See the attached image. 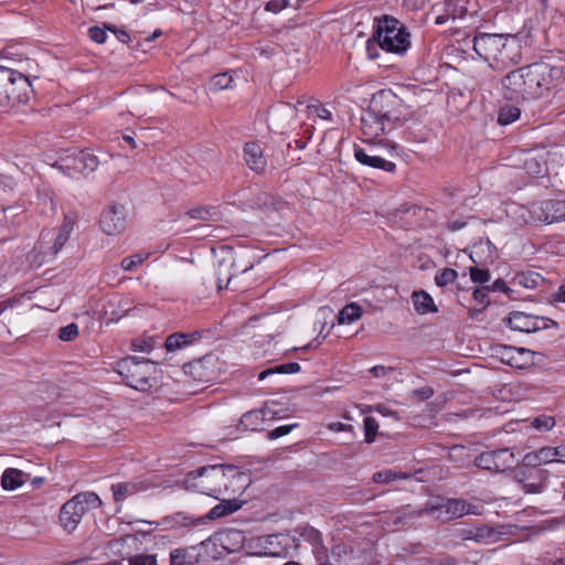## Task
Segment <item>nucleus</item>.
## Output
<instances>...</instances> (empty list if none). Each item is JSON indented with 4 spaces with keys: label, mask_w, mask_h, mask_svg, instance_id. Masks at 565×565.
<instances>
[{
    "label": "nucleus",
    "mask_w": 565,
    "mask_h": 565,
    "mask_svg": "<svg viewBox=\"0 0 565 565\" xmlns=\"http://www.w3.org/2000/svg\"><path fill=\"white\" fill-rule=\"evenodd\" d=\"M564 79V67L540 61L520 67L502 78L504 97L511 100L542 97L558 87Z\"/></svg>",
    "instance_id": "nucleus-1"
},
{
    "label": "nucleus",
    "mask_w": 565,
    "mask_h": 565,
    "mask_svg": "<svg viewBox=\"0 0 565 565\" xmlns=\"http://www.w3.org/2000/svg\"><path fill=\"white\" fill-rule=\"evenodd\" d=\"M402 108V100L391 90H381L375 94L360 119L361 131L366 137V142H373L393 129L395 124L407 120V115Z\"/></svg>",
    "instance_id": "nucleus-2"
},
{
    "label": "nucleus",
    "mask_w": 565,
    "mask_h": 565,
    "mask_svg": "<svg viewBox=\"0 0 565 565\" xmlns=\"http://www.w3.org/2000/svg\"><path fill=\"white\" fill-rule=\"evenodd\" d=\"M243 478L235 467L214 465L188 473L184 482L188 488L218 499L221 494H235L239 490L235 484Z\"/></svg>",
    "instance_id": "nucleus-3"
},
{
    "label": "nucleus",
    "mask_w": 565,
    "mask_h": 565,
    "mask_svg": "<svg viewBox=\"0 0 565 565\" xmlns=\"http://www.w3.org/2000/svg\"><path fill=\"white\" fill-rule=\"evenodd\" d=\"M473 50L497 68L508 67L521 60V43L516 35L480 33L473 38Z\"/></svg>",
    "instance_id": "nucleus-4"
},
{
    "label": "nucleus",
    "mask_w": 565,
    "mask_h": 565,
    "mask_svg": "<svg viewBox=\"0 0 565 565\" xmlns=\"http://www.w3.org/2000/svg\"><path fill=\"white\" fill-rule=\"evenodd\" d=\"M32 94L31 82L24 74L0 66V110L26 104Z\"/></svg>",
    "instance_id": "nucleus-5"
},
{
    "label": "nucleus",
    "mask_w": 565,
    "mask_h": 565,
    "mask_svg": "<svg viewBox=\"0 0 565 565\" xmlns=\"http://www.w3.org/2000/svg\"><path fill=\"white\" fill-rule=\"evenodd\" d=\"M116 371L128 386L139 392H148L156 383V366L150 360L127 356L117 362Z\"/></svg>",
    "instance_id": "nucleus-6"
},
{
    "label": "nucleus",
    "mask_w": 565,
    "mask_h": 565,
    "mask_svg": "<svg viewBox=\"0 0 565 565\" xmlns=\"http://www.w3.org/2000/svg\"><path fill=\"white\" fill-rule=\"evenodd\" d=\"M374 38L380 49L386 52L403 54L411 45V35L395 18L384 17L379 20Z\"/></svg>",
    "instance_id": "nucleus-7"
},
{
    "label": "nucleus",
    "mask_w": 565,
    "mask_h": 565,
    "mask_svg": "<svg viewBox=\"0 0 565 565\" xmlns=\"http://www.w3.org/2000/svg\"><path fill=\"white\" fill-rule=\"evenodd\" d=\"M74 225L75 218L71 215H65L58 230H46L41 233L35 249L42 255V260L57 255L70 238Z\"/></svg>",
    "instance_id": "nucleus-8"
},
{
    "label": "nucleus",
    "mask_w": 565,
    "mask_h": 565,
    "mask_svg": "<svg viewBox=\"0 0 565 565\" xmlns=\"http://www.w3.org/2000/svg\"><path fill=\"white\" fill-rule=\"evenodd\" d=\"M87 505H100L102 500L95 492H81L66 501L60 511V522L64 530L73 532L84 516V510L79 507L81 501Z\"/></svg>",
    "instance_id": "nucleus-9"
},
{
    "label": "nucleus",
    "mask_w": 565,
    "mask_h": 565,
    "mask_svg": "<svg viewBox=\"0 0 565 565\" xmlns=\"http://www.w3.org/2000/svg\"><path fill=\"white\" fill-rule=\"evenodd\" d=\"M98 159L95 154L77 150L61 158L58 168L73 177L75 173L93 172L98 167Z\"/></svg>",
    "instance_id": "nucleus-10"
},
{
    "label": "nucleus",
    "mask_w": 565,
    "mask_h": 565,
    "mask_svg": "<svg viewBox=\"0 0 565 565\" xmlns=\"http://www.w3.org/2000/svg\"><path fill=\"white\" fill-rule=\"evenodd\" d=\"M515 463L514 454L508 448L484 451L475 459V465L490 472H504Z\"/></svg>",
    "instance_id": "nucleus-11"
},
{
    "label": "nucleus",
    "mask_w": 565,
    "mask_h": 565,
    "mask_svg": "<svg viewBox=\"0 0 565 565\" xmlns=\"http://www.w3.org/2000/svg\"><path fill=\"white\" fill-rule=\"evenodd\" d=\"M508 326L512 330L521 332H536L539 330L547 329L550 327H557V322L545 317H537L527 315L521 311L510 313L507 319Z\"/></svg>",
    "instance_id": "nucleus-12"
},
{
    "label": "nucleus",
    "mask_w": 565,
    "mask_h": 565,
    "mask_svg": "<svg viewBox=\"0 0 565 565\" xmlns=\"http://www.w3.org/2000/svg\"><path fill=\"white\" fill-rule=\"evenodd\" d=\"M547 472L542 469L522 467L515 470L514 480L526 493H541L544 490Z\"/></svg>",
    "instance_id": "nucleus-13"
},
{
    "label": "nucleus",
    "mask_w": 565,
    "mask_h": 565,
    "mask_svg": "<svg viewBox=\"0 0 565 565\" xmlns=\"http://www.w3.org/2000/svg\"><path fill=\"white\" fill-rule=\"evenodd\" d=\"M427 510L437 513V518L443 521L461 518L467 514L476 513L472 505L462 499H445L439 504H430Z\"/></svg>",
    "instance_id": "nucleus-14"
},
{
    "label": "nucleus",
    "mask_w": 565,
    "mask_h": 565,
    "mask_svg": "<svg viewBox=\"0 0 565 565\" xmlns=\"http://www.w3.org/2000/svg\"><path fill=\"white\" fill-rule=\"evenodd\" d=\"M99 226L106 235H119L126 228V209L120 204H110L100 214Z\"/></svg>",
    "instance_id": "nucleus-15"
},
{
    "label": "nucleus",
    "mask_w": 565,
    "mask_h": 565,
    "mask_svg": "<svg viewBox=\"0 0 565 565\" xmlns=\"http://www.w3.org/2000/svg\"><path fill=\"white\" fill-rule=\"evenodd\" d=\"M532 214L535 220L546 224L565 221V201L548 200L534 204Z\"/></svg>",
    "instance_id": "nucleus-16"
},
{
    "label": "nucleus",
    "mask_w": 565,
    "mask_h": 565,
    "mask_svg": "<svg viewBox=\"0 0 565 565\" xmlns=\"http://www.w3.org/2000/svg\"><path fill=\"white\" fill-rule=\"evenodd\" d=\"M220 364L214 355H205L190 364V372L202 382H210L217 379Z\"/></svg>",
    "instance_id": "nucleus-17"
},
{
    "label": "nucleus",
    "mask_w": 565,
    "mask_h": 565,
    "mask_svg": "<svg viewBox=\"0 0 565 565\" xmlns=\"http://www.w3.org/2000/svg\"><path fill=\"white\" fill-rule=\"evenodd\" d=\"M354 158L363 166L382 169L387 172H392L396 168L394 162L385 160L377 154L369 153L364 148L359 146H354Z\"/></svg>",
    "instance_id": "nucleus-18"
},
{
    "label": "nucleus",
    "mask_w": 565,
    "mask_h": 565,
    "mask_svg": "<svg viewBox=\"0 0 565 565\" xmlns=\"http://www.w3.org/2000/svg\"><path fill=\"white\" fill-rule=\"evenodd\" d=\"M244 159L247 167L257 172L262 173L265 171L267 161L263 153V148L258 142H247L244 147Z\"/></svg>",
    "instance_id": "nucleus-19"
},
{
    "label": "nucleus",
    "mask_w": 565,
    "mask_h": 565,
    "mask_svg": "<svg viewBox=\"0 0 565 565\" xmlns=\"http://www.w3.org/2000/svg\"><path fill=\"white\" fill-rule=\"evenodd\" d=\"M553 462H555V457H553L552 447L550 446L527 452L522 459V463L525 467H531L534 469H537V467L542 465H548Z\"/></svg>",
    "instance_id": "nucleus-20"
},
{
    "label": "nucleus",
    "mask_w": 565,
    "mask_h": 565,
    "mask_svg": "<svg viewBox=\"0 0 565 565\" xmlns=\"http://www.w3.org/2000/svg\"><path fill=\"white\" fill-rule=\"evenodd\" d=\"M108 547L115 555L124 557L138 548V537L134 534H127L110 541Z\"/></svg>",
    "instance_id": "nucleus-21"
},
{
    "label": "nucleus",
    "mask_w": 565,
    "mask_h": 565,
    "mask_svg": "<svg viewBox=\"0 0 565 565\" xmlns=\"http://www.w3.org/2000/svg\"><path fill=\"white\" fill-rule=\"evenodd\" d=\"M331 558L337 565H355V551L348 544L340 543L332 547Z\"/></svg>",
    "instance_id": "nucleus-22"
},
{
    "label": "nucleus",
    "mask_w": 565,
    "mask_h": 565,
    "mask_svg": "<svg viewBox=\"0 0 565 565\" xmlns=\"http://www.w3.org/2000/svg\"><path fill=\"white\" fill-rule=\"evenodd\" d=\"M501 361L512 367H523L524 362L516 361V355H533L534 352L524 348L502 347L500 349Z\"/></svg>",
    "instance_id": "nucleus-23"
},
{
    "label": "nucleus",
    "mask_w": 565,
    "mask_h": 565,
    "mask_svg": "<svg viewBox=\"0 0 565 565\" xmlns=\"http://www.w3.org/2000/svg\"><path fill=\"white\" fill-rule=\"evenodd\" d=\"M26 475L15 468H7L1 477V486L4 490L13 491L25 482Z\"/></svg>",
    "instance_id": "nucleus-24"
},
{
    "label": "nucleus",
    "mask_w": 565,
    "mask_h": 565,
    "mask_svg": "<svg viewBox=\"0 0 565 565\" xmlns=\"http://www.w3.org/2000/svg\"><path fill=\"white\" fill-rule=\"evenodd\" d=\"M141 489V483L135 481L119 482L111 486V492L116 503H121L128 497L136 494Z\"/></svg>",
    "instance_id": "nucleus-25"
},
{
    "label": "nucleus",
    "mask_w": 565,
    "mask_h": 565,
    "mask_svg": "<svg viewBox=\"0 0 565 565\" xmlns=\"http://www.w3.org/2000/svg\"><path fill=\"white\" fill-rule=\"evenodd\" d=\"M198 339V333H173L167 338L164 345L168 351H177L192 344Z\"/></svg>",
    "instance_id": "nucleus-26"
},
{
    "label": "nucleus",
    "mask_w": 565,
    "mask_h": 565,
    "mask_svg": "<svg viewBox=\"0 0 565 565\" xmlns=\"http://www.w3.org/2000/svg\"><path fill=\"white\" fill-rule=\"evenodd\" d=\"M413 303L415 310L422 315L437 311L433 298L425 291H414Z\"/></svg>",
    "instance_id": "nucleus-27"
},
{
    "label": "nucleus",
    "mask_w": 565,
    "mask_h": 565,
    "mask_svg": "<svg viewBox=\"0 0 565 565\" xmlns=\"http://www.w3.org/2000/svg\"><path fill=\"white\" fill-rule=\"evenodd\" d=\"M515 282L524 288L534 289L543 285L544 278L536 271H522L515 278Z\"/></svg>",
    "instance_id": "nucleus-28"
},
{
    "label": "nucleus",
    "mask_w": 565,
    "mask_h": 565,
    "mask_svg": "<svg viewBox=\"0 0 565 565\" xmlns=\"http://www.w3.org/2000/svg\"><path fill=\"white\" fill-rule=\"evenodd\" d=\"M185 215L190 218L199 220L202 222H211L218 220V212L213 206H198L189 210Z\"/></svg>",
    "instance_id": "nucleus-29"
},
{
    "label": "nucleus",
    "mask_w": 565,
    "mask_h": 565,
    "mask_svg": "<svg viewBox=\"0 0 565 565\" xmlns=\"http://www.w3.org/2000/svg\"><path fill=\"white\" fill-rule=\"evenodd\" d=\"M239 504H237L235 501L232 500H223L218 504H216L214 508H212L209 513L207 518L218 519L225 515H228L239 509Z\"/></svg>",
    "instance_id": "nucleus-30"
},
{
    "label": "nucleus",
    "mask_w": 565,
    "mask_h": 565,
    "mask_svg": "<svg viewBox=\"0 0 565 565\" xmlns=\"http://www.w3.org/2000/svg\"><path fill=\"white\" fill-rule=\"evenodd\" d=\"M300 371V365L297 362H289L281 365H277L275 367L267 369L262 371L258 374V379L260 381L265 380L267 376L273 374H295Z\"/></svg>",
    "instance_id": "nucleus-31"
},
{
    "label": "nucleus",
    "mask_w": 565,
    "mask_h": 565,
    "mask_svg": "<svg viewBox=\"0 0 565 565\" xmlns=\"http://www.w3.org/2000/svg\"><path fill=\"white\" fill-rule=\"evenodd\" d=\"M362 316V309L360 306H358L354 302H351L347 306H344L338 316V322L340 324L342 323H351Z\"/></svg>",
    "instance_id": "nucleus-32"
},
{
    "label": "nucleus",
    "mask_w": 565,
    "mask_h": 565,
    "mask_svg": "<svg viewBox=\"0 0 565 565\" xmlns=\"http://www.w3.org/2000/svg\"><path fill=\"white\" fill-rule=\"evenodd\" d=\"M264 415L262 412L259 411H249V412H246L241 420H239V425L244 428V429H247V430H257L258 429V426L262 424L263 422V418H264Z\"/></svg>",
    "instance_id": "nucleus-33"
},
{
    "label": "nucleus",
    "mask_w": 565,
    "mask_h": 565,
    "mask_svg": "<svg viewBox=\"0 0 565 565\" xmlns=\"http://www.w3.org/2000/svg\"><path fill=\"white\" fill-rule=\"evenodd\" d=\"M234 78L233 76L225 72L214 75L210 81V89L212 90H223L233 87Z\"/></svg>",
    "instance_id": "nucleus-34"
},
{
    "label": "nucleus",
    "mask_w": 565,
    "mask_h": 565,
    "mask_svg": "<svg viewBox=\"0 0 565 565\" xmlns=\"http://www.w3.org/2000/svg\"><path fill=\"white\" fill-rule=\"evenodd\" d=\"M234 265V259L232 256L223 258L218 263V288L222 289V282L225 281V286H227L232 279V274L230 273V269Z\"/></svg>",
    "instance_id": "nucleus-35"
},
{
    "label": "nucleus",
    "mask_w": 565,
    "mask_h": 565,
    "mask_svg": "<svg viewBox=\"0 0 565 565\" xmlns=\"http://www.w3.org/2000/svg\"><path fill=\"white\" fill-rule=\"evenodd\" d=\"M520 114L521 111L518 107L505 106L501 108L498 116V121L500 125H509L515 121L520 117Z\"/></svg>",
    "instance_id": "nucleus-36"
},
{
    "label": "nucleus",
    "mask_w": 565,
    "mask_h": 565,
    "mask_svg": "<svg viewBox=\"0 0 565 565\" xmlns=\"http://www.w3.org/2000/svg\"><path fill=\"white\" fill-rule=\"evenodd\" d=\"M555 424V418L548 415H540L531 422V426L539 431H550L554 428Z\"/></svg>",
    "instance_id": "nucleus-37"
},
{
    "label": "nucleus",
    "mask_w": 565,
    "mask_h": 565,
    "mask_svg": "<svg viewBox=\"0 0 565 565\" xmlns=\"http://www.w3.org/2000/svg\"><path fill=\"white\" fill-rule=\"evenodd\" d=\"M149 254H141V253H136L129 257H125L121 263H120V266L121 268L125 270V271H132L135 270V268L142 264L147 258H148Z\"/></svg>",
    "instance_id": "nucleus-38"
},
{
    "label": "nucleus",
    "mask_w": 565,
    "mask_h": 565,
    "mask_svg": "<svg viewBox=\"0 0 565 565\" xmlns=\"http://www.w3.org/2000/svg\"><path fill=\"white\" fill-rule=\"evenodd\" d=\"M488 250L489 252V260L492 262L493 260V256H492V252H491V243L489 241L484 242V243H479V244H475L472 246V249H471V253H470V258L471 260L475 263V264H481L482 260H481V257H480V254Z\"/></svg>",
    "instance_id": "nucleus-39"
},
{
    "label": "nucleus",
    "mask_w": 565,
    "mask_h": 565,
    "mask_svg": "<svg viewBox=\"0 0 565 565\" xmlns=\"http://www.w3.org/2000/svg\"><path fill=\"white\" fill-rule=\"evenodd\" d=\"M363 424L365 443L372 444L377 435L379 424L374 417H365Z\"/></svg>",
    "instance_id": "nucleus-40"
},
{
    "label": "nucleus",
    "mask_w": 565,
    "mask_h": 565,
    "mask_svg": "<svg viewBox=\"0 0 565 565\" xmlns=\"http://www.w3.org/2000/svg\"><path fill=\"white\" fill-rule=\"evenodd\" d=\"M406 478H407V475H405V473L398 475L397 472H395L393 470L377 471L373 475V480L376 483H390L396 479H406Z\"/></svg>",
    "instance_id": "nucleus-41"
},
{
    "label": "nucleus",
    "mask_w": 565,
    "mask_h": 565,
    "mask_svg": "<svg viewBox=\"0 0 565 565\" xmlns=\"http://www.w3.org/2000/svg\"><path fill=\"white\" fill-rule=\"evenodd\" d=\"M458 274L452 268H444L443 270L438 271L435 276V282L439 287L447 286L448 284L455 281Z\"/></svg>",
    "instance_id": "nucleus-42"
},
{
    "label": "nucleus",
    "mask_w": 565,
    "mask_h": 565,
    "mask_svg": "<svg viewBox=\"0 0 565 565\" xmlns=\"http://www.w3.org/2000/svg\"><path fill=\"white\" fill-rule=\"evenodd\" d=\"M444 11L447 12L452 20L463 18L466 14L465 8L459 6L455 0H446Z\"/></svg>",
    "instance_id": "nucleus-43"
},
{
    "label": "nucleus",
    "mask_w": 565,
    "mask_h": 565,
    "mask_svg": "<svg viewBox=\"0 0 565 565\" xmlns=\"http://www.w3.org/2000/svg\"><path fill=\"white\" fill-rule=\"evenodd\" d=\"M129 565H157V555L137 554L128 557Z\"/></svg>",
    "instance_id": "nucleus-44"
},
{
    "label": "nucleus",
    "mask_w": 565,
    "mask_h": 565,
    "mask_svg": "<svg viewBox=\"0 0 565 565\" xmlns=\"http://www.w3.org/2000/svg\"><path fill=\"white\" fill-rule=\"evenodd\" d=\"M524 169L530 175H539L544 170V163L535 157H529L524 160Z\"/></svg>",
    "instance_id": "nucleus-45"
},
{
    "label": "nucleus",
    "mask_w": 565,
    "mask_h": 565,
    "mask_svg": "<svg viewBox=\"0 0 565 565\" xmlns=\"http://www.w3.org/2000/svg\"><path fill=\"white\" fill-rule=\"evenodd\" d=\"M171 565H194L193 562L186 559V551L184 548H175L170 553Z\"/></svg>",
    "instance_id": "nucleus-46"
},
{
    "label": "nucleus",
    "mask_w": 565,
    "mask_h": 565,
    "mask_svg": "<svg viewBox=\"0 0 565 565\" xmlns=\"http://www.w3.org/2000/svg\"><path fill=\"white\" fill-rule=\"evenodd\" d=\"M78 334V327L76 323H70L65 327H62L58 331V338L62 341H72Z\"/></svg>",
    "instance_id": "nucleus-47"
},
{
    "label": "nucleus",
    "mask_w": 565,
    "mask_h": 565,
    "mask_svg": "<svg viewBox=\"0 0 565 565\" xmlns=\"http://www.w3.org/2000/svg\"><path fill=\"white\" fill-rule=\"evenodd\" d=\"M471 280L473 282L483 284L487 282L490 279V273L488 269L480 268V267H470L469 269Z\"/></svg>",
    "instance_id": "nucleus-48"
},
{
    "label": "nucleus",
    "mask_w": 565,
    "mask_h": 565,
    "mask_svg": "<svg viewBox=\"0 0 565 565\" xmlns=\"http://www.w3.org/2000/svg\"><path fill=\"white\" fill-rule=\"evenodd\" d=\"M134 349L140 352H150L154 347L152 338L138 339L132 342Z\"/></svg>",
    "instance_id": "nucleus-49"
},
{
    "label": "nucleus",
    "mask_w": 565,
    "mask_h": 565,
    "mask_svg": "<svg viewBox=\"0 0 565 565\" xmlns=\"http://www.w3.org/2000/svg\"><path fill=\"white\" fill-rule=\"evenodd\" d=\"M311 113L316 114L317 117L324 120H332V113L322 105L308 106Z\"/></svg>",
    "instance_id": "nucleus-50"
},
{
    "label": "nucleus",
    "mask_w": 565,
    "mask_h": 565,
    "mask_svg": "<svg viewBox=\"0 0 565 565\" xmlns=\"http://www.w3.org/2000/svg\"><path fill=\"white\" fill-rule=\"evenodd\" d=\"M434 395V390L429 386H424L417 390L412 391L411 396L413 398H418L419 401H426Z\"/></svg>",
    "instance_id": "nucleus-51"
},
{
    "label": "nucleus",
    "mask_w": 565,
    "mask_h": 565,
    "mask_svg": "<svg viewBox=\"0 0 565 565\" xmlns=\"http://www.w3.org/2000/svg\"><path fill=\"white\" fill-rule=\"evenodd\" d=\"M89 36L90 39L96 42V43H104L106 41V38H107V33L104 29L99 28V26H92L89 29Z\"/></svg>",
    "instance_id": "nucleus-52"
},
{
    "label": "nucleus",
    "mask_w": 565,
    "mask_h": 565,
    "mask_svg": "<svg viewBox=\"0 0 565 565\" xmlns=\"http://www.w3.org/2000/svg\"><path fill=\"white\" fill-rule=\"evenodd\" d=\"M288 6L287 1L284 0H270L266 3V11L278 13Z\"/></svg>",
    "instance_id": "nucleus-53"
},
{
    "label": "nucleus",
    "mask_w": 565,
    "mask_h": 565,
    "mask_svg": "<svg viewBox=\"0 0 565 565\" xmlns=\"http://www.w3.org/2000/svg\"><path fill=\"white\" fill-rule=\"evenodd\" d=\"M379 43L376 41V38L373 36V39L367 40L366 42V52L371 60H374L379 56Z\"/></svg>",
    "instance_id": "nucleus-54"
},
{
    "label": "nucleus",
    "mask_w": 565,
    "mask_h": 565,
    "mask_svg": "<svg viewBox=\"0 0 565 565\" xmlns=\"http://www.w3.org/2000/svg\"><path fill=\"white\" fill-rule=\"evenodd\" d=\"M553 457H555V462H561L565 465V443L552 447Z\"/></svg>",
    "instance_id": "nucleus-55"
},
{
    "label": "nucleus",
    "mask_w": 565,
    "mask_h": 565,
    "mask_svg": "<svg viewBox=\"0 0 565 565\" xmlns=\"http://www.w3.org/2000/svg\"><path fill=\"white\" fill-rule=\"evenodd\" d=\"M292 429V426L290 425H285V426H279L275 429H273L271 431H269V438L271 439H275V438H279V437H282L287 434H289Z\"/></svg>",
    "instance_id": "nucleus-56"
},
{
    "label": "nucleus",
    "mask_w": 565,
    "mask_h": 565,
    "mask_svg": "<svg viewBox=\"0 0 565 565\" xmlns=\"http://www.w3.org/2000/svg\"><path fill=\"white\" fill-rule=\"evenodd\" d=\"M328 429L331 431H337V433L338 431H352L353 427H352V425H349V424L335 422V423H330L328 425Z\"/></svg>",
    "instance_id": "nucleus-57"
},
{
    "label": "nucleus",
    "mask_w": 565,
    "mask_h": 565,
    "mask_svg": "<svg viewBox=\"0 0 565 565\" xmlns=\"http://www.w3.org/2000/svg\"><path fill=\"white\" fill-rule=\"evenodd\" d=\"M394 369L393 367H386V366H383V365H375L373 366L370 372L372 373V375L374 377H383L385 376L387 373L390 372H393Z\"/></svg>",
    "instance_id": "nucleus-58"
},
{
    "label": "nucleus",
    "mask_w": 565,
    "mask_h": 565,
    "mask_svg": "<svg viewBox=\"0 0 565 565\" xmlns=\"http://www.w3.org/2000/svg\"><path fill=\"white\" fill-rule=\"evenodd\" d=\"M488 534H489L488 530L478 527V529H473V534H471L472 536H466V540L481 542Z\"/></svg>",
    "instance_id": "nucleus-59"
},
{
    "label": "nucleus",
    "mask_w": 565,
    "mask_h": 565,
    "mask_svg": "<svg viewBox=\"0 0 565 565\" xmlns=\"http://www.w3.org/2000/svg\"><path fill=\"white\" fill-rule=\"evenodd\" d=\"M487 288L489 291H509V288L503 279H497L491 286H487Z\"/></svg>",
    "instance_id": "nucleus-60"
},
{
    "label": "nucleus",
    "mask_w": 565,
    "mask_h": 565,
    "mask_svg": "<svg viewBox=\"0 0 565 565\" xmlns=\"http://www.w3.org/2000/svg\"><path fill=\"white\" fill-rule=\"evenodd\" d=\"M489 289L487 286L477 288L473 291V298L479 302H484L488 296Z\"/></svg>",
    "instance_id": "nucleus-61"
},
{
    "label": "nucleus",
    "mask_w": 565,
    "mask_h": 565,
    "mask_svg": "<svg viewBox=\"0 0 565 565\" xmlns=\"http://www.w3.org/2000/svg\"><path fill=\"white\" fill-rule=\"evenodd\" d=\"M552 297L554 301L565 303V284L559 286L558 290L555 294H553Z\"/></svg>",
    "instance_id": "nucleus-62"
},
{
    "label": "nucleus",
    "mask_w": 565,
    "mask_h": 565,
    "mask_svg": "<svg viewBox=\"0 0 565 565\" xmlns=\"http://www.w3.org/2000/svg\"><path fill=\"white\" fill-rule=\"evenodd\" d=\"M449 19H451V18L449 17V14H448L447 12H445V11H444V13H441V14H439V15H437V17H436V19H435V23L440 25V24L446 23Z\"/></svg>",
    "instance_id": "nucleus-63"
},
{
    "label": "nucleus",
    "mask_w": 565,
    "mask_h": 565,
    "mask_svg": "<svg viewBox=\"0 0 565 565\" xmlns=\"http://www.w3.org/2000/svg\"><path fill=\"white\" fill-rule=\"evenodd\" d=\"M404 4L407 7L419 8L424 4V0H404Z\"/></svg>",
    "instance_id": "nucleus-64"
}]
</instances>
